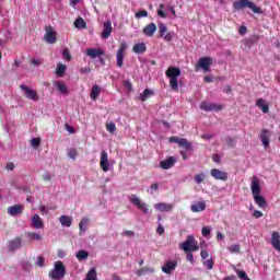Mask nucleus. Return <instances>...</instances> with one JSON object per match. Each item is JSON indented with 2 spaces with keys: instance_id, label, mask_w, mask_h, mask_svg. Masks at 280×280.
Returning a JSON list of instances; mask_svg holds the SVG:
<instances>
[{
  "instance_id": "f257e3e1",
  "label": "nucleus",
  "mask_w": 280,
  "mask_h": 280,
  "mask_svg": "<svg viewBox=\"0 0 280 280\" xmlns=\"http://www.w3.org/2000/svg\"><path fill=\"white\" fill-rule=\"evenodd\" d=\"M179 248L184 253H186V259L190 264H195L196 260H194V254L196 250H200V246L198 245V241H196V237L194 235H188L186 241L179 244Z\"/></svg>"
},
{
  "instance_id": "f03ea898",
  "label": "nucleus",
  "mask_w": 280,
  "mask_h": 280,
  "mask_svg": "<svg viewBox=\"0 0 280 280\" xmlns=\"http://www.w3.org/2000/svg\"><path fill=\"white\" fill-rule=\"evenodd\" d=\"M67 275V267L65 262L58 260L54 262V268L48 272V277L51 280H62Z\"/></svg>"
},
{
  "instance_id": "7ed1b4c3",
  "label": "nucleus",
  "mask_w": 280,
  "mask_h": 280,
  "mask_svg": "<svg viewBox=\"0 0 280 280\" xmlns=\"http://www.w3.org/2000/svg\"><path fill=\"white\" fill-rule=\"evenodd\" d=\"M182 75L180 68L171 66L166 70V78L170 80L172 91H178V77Z\"/></svg>"
},
{
  "instance_id": "20e7f679",
  "label": "nucleus",
  "mask_w": 280,
  "mask_h": 280,
  "mask_svg": "<svg viewBox=\"0 0 280 280\" xmlns=\"http://www.w3.org/2000/svg\"><path fill=\"white\" fill-rule=\"evenodd\" d=\"M244 8H248L254 14H261V8L256 7L250 0H236L233 2V10L235 12H240V10H244Z\"/></svg>"
},
{
  "instance_id": "39448f33",
  "label": "nucleus",
  "mask_w": 280,
  "mask_h": 280,
  "mask_svg": "<svg viewBox=\"0 0 280 280\" xmlns=\"http://www.w3.org/2000/svg\"><path fill=\"white\" fill-rule=\"evenodd\" d=\"M129 202H131V205H133V207H137V209L142 211V213H144V215H150V213H152L150 211L148 203H145L143 200H141V198L137 197V195H131L129 197Z\"/></svg>"
},
{
  "instance_id": "423d86ee",
  "label": "nucleus",
  "mask_w": 280,
  "mask_h": 280,
  "mask_svg": "<svg viewBox=\"0 0 280 280\" xmlns=\"http://www.w3.org/2000/svg\"><path fill=\"white\" fill-rule=\"evenodd\" d=\"M20 90L23 92L26 100H31V102H38V93H36V91H34L32 88L21 84Z\"/></svg>"
},
{
  "instance_id": "0eeeda50",
  "label": "nucleus",
  "mask_w": 280,
  "mask_h": 280,
  "mask_svg": "<svg viewBox=\"0 0 280 280\" xmlns=\"http://www.w3.org/2000/svg\"><path fill=\"white\" fill-rule=\"evenodd\" d=\"M22 246L23 238H21V236H16L15 238L8 242L9 253H16V250H21Z\"/></svg>"
},
{
  "instance_id": "6e6552de",
  "label": "nucleus",
  "mask_w": 280,
  "mask_h": 280,
  "mask_svg": "<svg viewBox=\"0 0 280 280\" xmlns=\"http://www.w3.org/2000/svg\"><path fill=\"white\" fill-rule=\"evenodd\" d=\"M199 108L201 110H206V113H220V110H222V105L215 103L201 102Z\"/></svg>"
},
{
  "instance_id": "1a4fd4ad",
  "label": "nucleus",
  "mask_w": 280,
  "mask_h": 280,
  "mask_svg": "<svg viewBox=\"0 0 280 280\" xmlns=\"http://www.w3.org/2000/svg\"><path fill=\"white\" fill-rule=\"evenodd\" d=\"M210 176L214 178V180H229V173L221 171L220 168H212L210 171Z\"/></svg>"
},
{
  "instance_id": "9d476101",
  "label": "nucleus",
  "mask_w": 280,
  "mask_h": 280,
  "mask_svg": "<svg viewBox=\"0 0 280 280\" xmlns=\"http://www.w3.org/2000/svg\"><path fill=\"white\" fill-rule=\"evenodd\" d=\"M23 211H25V206H23V205L10 206L7 209V213H8V215H11V218H16V215H21V213H23Z\"/></svg>"
},
{
  "instance_id": "9b49d317",
  "label": "nucleus",
  "mask_w": 280,
  "mask_h": 280,
  "mask_svg": "<svg viewBox=\"0 0 280 280\" xmlns=\"http://www.w3.org/2000/svg\"><path fill=\"white\" fill-rule=\"evenodd\" d=\"M126 49H128V45L126 43L120 44L116 55V62L119 68L124 67V54L126 52Z\"/></svg>"
},
{
  "instance_id": "f8f14e48",
  "label": "nucleus",
  "mask_w": 280,
  "mask_h": 280,
  "mask_svg": "<svg viewBox=\"0 0 280 280\" xmlns=\"http://www.w3.org/2000/svg\"><path fill=\"white\" fill-rule=\"evenodd\" d=\"M211 65H213V59L210 57H202L199 59L197 67H200V69H203V71H211Z\"/></svg>"
},
{
  "instance_id": "ddd939ff",
  "label": "nucleus",
  "mask_w": 280,
  "mask_h": 280,
  "mask_svg": "<svg viewBox=\"0 0 280 280\" xmlns=\"http://www.w3.org/2000/svg\"><path fill=\"white\" fill-rule=\"evenodd\" d=\"M171 143H178L180 148H184L185 150H191V143L187 141L185 138H178V137H171L170 138Z\"/></svg>"
},
{
  "instance_id": "4468645a",
  "label": "nucleus",
  "mask_w": 280,
  "mask_h": 280,
  "mask_svg": "<svg viewBox=\"0 0 280 280\" xmlns=\"http://www.w3.org/2000/svg\"><path fill=\"white\" fill-rule=\"evenodd\" d=\"M100 165L103 172H110V163L108 162V152H106L105 150L101 152Z\"/></svg>"
},
{
  "instance_id": "2eb2a0df",
  "label": "nucleus",
  "mask_w": 280,
  "mask_h": 280,
  "mask_svg": "<svg viewBox=\"0 0 280 280\" xmlns=\"http://www.w3.org/2000/svg\"><path fill=\"white\" fill-rule=\"evenodd\" d=\"M250 189L253 196L261 195V184H259V178H257V176L252 177Z\"/></svg>"
},
{
  "instance_id": "dca6fc26",
  "label": "nucleus",
  "mask_w": 280,
  "mask_h": 280,
  "mask_svg": "<svg viewBox=\"0 0 280 280\" xmlns=\"http://www.w3.org/2000/svg\"><path fill=\"white\" fill-rule=\"evenodd\" d=\"M44 39L46 40V43H48V45H54V43H56L57 38H56V32L54 31V27L48 26L46 28V34L44 36Z\"/></svg>"
},
{
  "instance_id": "f3484780",
  "label": "nucleus",
  "mask_w": 280,
  "mask_h": 280,
  "mask_svg": "<svg viewBox=\"0 0 280 280\" xmlns=\"http://www.w3.org/2000/svg\"><path fill=\"white\" fill-rule=\"evenodd\" d=\"M110 34H113V22L106 21L103 23V32L101 36L104 40H106V38L110 37Z\"/></svg>"
},
{
  "instance_id": "a211bd4d",
  "label": "nucleus",
  "mask_w": 280,
  "mask_h": 280,
  "mask_svg": "<svg viewBox=\"0 0 280 280\" xmlns=\"http://www.w3.org/2000/svg\"><path fill=\"white\" fill-rule=\"evenodd\" d=\"M178 262L176 260H168L162 267V272L165 275H172L173 270H176Z\"/></svg>"
},
{
  "instance_id": "6ab92c4d",
  "label": "nucleus",
  "mask_w": 280,
  "mask_h": 280,
  "mask_svg": "<svg viewBox=\"0 0 280 280\" xmlns=\"http://www.w3.org/2000/svg\"><path fill=\"white\" fill-rule=\"evenodd\" d=\"M272 132L268 129H262L260 132V141L264 145V148H268L270 145V137Z\"/></svg>"
},
{
  "instance_id": "aec40b11",
  "label": "nucleus",
  "mask_w": 280,
  "mask_h": 280,
  "mask_svg": "<svg viewBox=\"0 0 280 280\" xmlns=\"http://www.w3.org/2000/svg\"><path fill=\"white\" fill-rule=\"evenodd\" d=\"M270 244H271L272 248H275V250L280 253V233L279 232L271 233Z\"/></svg>"
},
{
  "instance_id": "412c9836",
  "label": "nucleus",
  "mask_w": 280,
  "mask_h": 280,
  "mask_svg": "<svg viewBox=\"0 0 280 280\" xmlns=\"http://www.w3.org/2000/svg\"><path fill=\"white\" fill-rule=\"evenodd\" d=\"M31 226H33V229L36 230L45 228V224L43 223V219L40 218V215L35 214L31 218Z\"/></svg>"
},
{
  "instance_id": "4be33fe9",
  "label": "nucleus",
  "mask_w": 280,
  "mask_h": 280,
  "mask_svg": "<svg viewBox=\"0 0 280 280\" xmlns=\"http://www.w3.org/2000/svg\"><path fill=\"white\" fill-rule=\"evenodd\" d=\"M86 56H90L92 60H95V58L104 56V50L102 48H89L86 49Z\"/></svg>"
},
{
  "instance_id": "5701e85b",
  "label": "nucleus",
  "mask_w": 280,
  "mask_h": 280,
  "mask_svg": "<svg viewBox=\"0 0 280 280\" xmlns=\"http://www.w3.org/2000/svg\"><path fill=\"white\" fill-rule=\"evenodd\" d=\"M55 89L60 93V95H69V88L65 81H57L54 83Z\"/></svg>"
},
{
  "instance_id": "b1692460",
  "label": "nucleus",
  "mask_w": 280,
  "mask_h": 280,
  "mask_svg": "<svg viewBox=\"0 0 280 280\" xmlns=\"http://www.w3.org/2000/svg\"><path fill=\"white\" fill-rule=\"evenodd\" d=\"M174 165H176V159H174L173 156H170L168 159L162 160L160 162V167H162V170H172Z\"/></svg>"
},
{
  "instance_id": "393cba45",
  "label": "nucleus",
  "mask_w": 280,
  "mask_h": 280,
  "mask_svg": "<svg viewBox=\"0 0 280 280\" xmlns=\"http://www.w3.org/2000/svg\"><path fill=\"white\" fill-rule=\"evenodd\" d=\"M205 209H207V202L205 201H198L190 206V211H192V213H200L205 211Z\"/></svg>"
},
{
  "instance_id": "a878e982",
  "label": "nucleus",
  "mask_w": 280,
  "mask_h": 280,
  "mask_svg": "<svg viewBox=\"0 0 280 280\" xmlns=\"http://www.w3.org/2000/svg\"><path fill=\"white\" fill-rule=\"evenodd\" d=\"M254 202L259 207V209H266L268 207V201H266V198L261 195H254Z\"/></svg>"
},
{
  "instance_id": "bb28decb",
  "label": "nucleus",
  "mask_w": 280,
  "mask_h": 280,
  "mask_svg": "<svg viewBox=\"0 0 280 280\" xmlns=\"http://www.w3.org/2000/svg\"><path fill=\"white\" fill-rule=\"evenodd\" d=\"M156 32V24L154 22L148 24L144 28H143V35L144 36H149L150 38H152V36H154V33Z\"/></svg>"
},
{
  "instance_id": "cd10ccee",
  "label": "nucleus",
  "mask_w": 280,
  "mask_h": 280,
  "mask_svg": "<svg viewBox=\"0 0 280 280\" xmlns=\"http://www.w3.org/2000/svg\"><path fill=\"white\" fill-rule=\"evenodd\" d=\"M156 211H162V212H170L174 209V205L172 203H165V202H160L154 206Z\"/></svg>"
},
{
  "instance_id": "c85d7f7f",
  "label": "nucleus",
  "mask_w": 280,
  "mask_h": 280,
  "mask_svg": "<svg viewBox=\"0 0 280 280\" xmlns=\"http://www.w3.org/2000/svg\"><path fill=\"white\" fill-rule=\"evenodd\" d=\"M59 222L61 226H67V229H69L71 224H73V219L69 215H61L59 218Z\"/></svg>"
},
{
  "instance_id": "c756f323",
  "label": "nucleus",
  "mask_w": 280,
  "mask_h": 280,
  "mask_svg": "<svg viewBox=\"0 0 280 280\" xmlns=\"http://www.w3.org/2000/svg\"><path fill=\"white\" fill-rule=\"evenodd\" d=\"M86 226H89V218H82L79 223V235H84L86 233Z\"/></svg>"
},
{
  "instance_id": "7c9ffc66",
  "label": "nucleus",
  "mask_w": 280,
  "mask_h": 280,
  "mask_svg": "<svg viewBox=\"0 0 280 280\" xmlns=\"http://www.w3.org/2000/svg\"><path fill=\"white\" fill-rule=\"evenodd\" d=\"M100 93H102V88H100V85H97V84L93 85L91 93H90L91 100H93L95 102V100H97V97H100Z\"/></svg>"
},
{
  "instance_id": "2f4dec72",
  "label": "nucleus",
  "mask_w": 280,
  "mask_h": 280,
  "mask_svg": "<svg viewBox=\"0 0 280 280\" xmlns=\"http://www.w3.org/2000/svg\"><path fill=\"white\" fill-rule=\"evenodd\" d=\"M147 50H148V47L145 46V43H138L132 48V51L135 54H145Z\"/></svg>"
},
{
  "instance_id": "473e14b6",
  "label": "nucleus",
  "mask_w": 280,
  "mask_h": 280,
  "mask_svg": "<svg viewBox=\"0 0 280 280\" xmlns=\"http://www.w3.org/2000/svg\"><path fill=\"white\" fill-rule=\"evenodd\" d=\"M152 95H154V92L151 91V90L145 89V90L143 91V93H141V94L139 95V100H140L141 102H145L149 97H152Z\"/></svg>"
},
{
  "instance_id": "72a5a7b5",
  "label": "nucleus",
  "mask_w": 280,
  "mask_h": 280,
  "mask_svg": "<svg viewBox=\"0 0 280 280\" xmlns=\"http://www.w3.org/2000/svg\"><path fill=\"white\" fill-rule=\"evenodd\" d=\"M67 71V66L63 63H58L56 68V74L58 78H62L65 75V72Z\"/></svg>"
},
{
  "instance_id": "f704fd0d",
  "label": "nucleus",
  "mask_w": 280,
  "mask_h": 280,
  "mask_svg": "<svg viewBox=\"0 0 280 280\" xmlns=\"http://www.w3.org/2000/svg\"><path fill=\"white\" fill-rule=\"evenodd\" d=\"M256 106L258 108H261L262 113H268L269 110V107L268 105L266 104V101H264V98H259L257 102H256Z\"/></svg>"
},
{
  "instance_id": "c9c22d12",
  "label": "nucleus",
  "mask_w": 280,
  "mask_h": 280,
  "mask_svg": "<svg viewBox=\"0 0 280 280\" xmlns=\"http://www.w3.org/2000/svg\"><path fill=\"white\" fill-rule=\"evenodd\" d=\"M56 209V206L47 207V206H39L38 211L42 213V215H47L49 211H54Z\"/></svg>"
},
{
  "instance_id": "e433bc0d",
  "label": "nucleus",
  "mask_w": 280,
  "mask_h": 280,
  "mask_svg": "<svg viewBox=\"0 0 280 280\" xmlns=\"http://www.w3.org/2000/svg\"><path fill=\"white\" fill-rule=\"evenodd\" d=\"M74 27H77L78 30H84V27H86V22L84 21V19L79 18L74 21Z\"/></svg>"
},
{
  "instance_id": "4c0bfd02",
  "label": "nucleus",
  "mask_w": 280,
  "mask_h": 280,
  "mask_svg": "<svg viewBox=\"0 0 280 280\" xmlns=\"http://www.w3.org/2000/svg\"><path fill=\"white\" fill-rule=\"evenodd\" d=\"M154 272V268L152 267H144L138 270V277H141L143 275H152Z\"/></svg>"
},
{
  "instance_id": "58836bf2",
  "label": "nucleus",
  "mask_w": 280,
  "mask_h": 280,
  "mask_svg": "<svg viewBox=\"0 0 280 280\" xmlns=\"http://www.w3.org/2000/svg\"><path fill=\"white\" fill-rule=\"evenodd\" d=\"M207 178V175L205 173H198L195 175V183L197 185H200L201 183H205V179Z\"/></svg>"
},
{
  "instance_id": "ea45409f",
  "label": "nucleus",
  "mask_w": 280,
  "mask_h": 280,
  "mask_svg": "<svg viewBox=\"0 0 280 280\" xmlns=\"http://www.w3.org/2000/svg\"><path fill=\"white\" fill-rule=\"evenodd\" d=\"M235 272H236L238 279L250 280V278H248V275L246 273V271H243V270H240V269H235Z\"/></svg>"
},
{
  "instance_id": "a19ab883",
  "label": "nucleus",
  "mask_w": 280,
  "mask_h": 280,
  "mask_svg": "<svg viewBox=\"0 0 280 280\" xmlns=\"http://www.w3.org/2000/svg\"><path fill=\"white\" fill-rule=\"evenodd\" d=\"M213 264H214L213 258L203 260L202 262V265L207 268V270H213Z\"/></svg>"
},
{
  "instance_id": "79ce46f5",
  "label": "nucleus",
  "mask_w": 280,
  "mask_h": 280,
  "mask_svg": "<svg viewBox=\"0 0 280 280\" xmlns=\"http://www.w3.org/2000/svg\"><path fill=\"white\" fill-rule=\"evenodd\" d=\"M89 258V252L86 250H79L77 253V259L84 260Z\"/></svg>"
},
{
  "instance_id": "37998d69",
  "label": "nucleus",
  "mask_w": 280,
  "mask_h": 280,
  "mask_svg": "<svg viewBox=\"0 0 280 280\" xmlns=\"http://www.w3.org/2000/svg\"><path fill=\"white\" fill-rule=\"evenodd\" d=\"M69 159H72V161H75L78 159V150L75 148H72L68 151Z\"/></svg>"
},
{
  "instance_id": "c03bdc74",
  "label": "nucleus",
  "mask_w": 280,
  "mask_h": 280,
  "mask_svg": "<svg viewBox=\"0 0 280 280\" xmlns=\"http://www.w3.org/2000/svg\"><path fill=\"white\" fill-rule=\"evenodd\" d=\"M159 32H160V36L163 37L165 36V34H167V25L160 23L159 24Z\"/></svg>"
},
{
  "instance_id": "a18cd8bd",
  "label": "nucleus",
  "mask_w": 280,
  "mask_h": 280,
  "mask_svg": "<svg viewBox=\"0 0 280 280\" xmlns=\"http://www.w3.org/2000/svg\"><path fill=\"white\" fill-rule=\"evenodd\" d=\"M166 43H172L174 40V32H168L162 36Z\"/></svg>"
},
{
  "instance_id": "49530a36",
  "label": "nucleus",
  "mask_w": 280,
  "mask_h": 280,
  "mask_svg": "<svg viewBox=\"0 0 280 280\" xmlns=\"http://www.w3.org/2000/svg\"><path fill=\"white\" fill-rule=\"evenodd\" d=\"M135 16H136L137 19H145V18H148V11H145V10H140V11H138V12L135 13Z\"/></svg>"
},
{
  "instance_id": "de8ad7c7",
  "label": "nucleus",
  "mask_w": 280,
  "mask_h": 280,
  "mask_svg": "<svg viewBox=\"0 0 280 280\" xmlns=\"http://www.w3.org/2000/svg\"><path fill=\"white\" fill-rule=\"evenodd\" d=\"M27 237H30V240H37V242H39V240H43V236H40V234L34 232H28Z\"/></svg>"
},
{
  "instance_id": "09e8293b",
  "label": "nucleus",
  "mask_w": 280,
  "mask_h": 280,
  "mask_svg": "<svg viewBox=\"0 0 280 280\" xmlns=\"http://www.w3.org/2000/svg\"><path fill=\"white\" fill-rule=\"evenodd\" d=\"M148 194H150L152 196V194H154V191H159V183H154L150 186V188H148Z\"/></svg>"
},
{
  "instance_id": "8fccbe9b",
  "label": "nucleus",
  "mask_w": 280,
  "mask_h": 280,
  "mask_svg": "<svg viewBox=\"0 0 280 280\" xmlns=\"http://www.w3.org/2000/svg\"><path fill=\"white\" fill-rule=\"evenodd\" d=\"M201 235L203 237H209V235H211V226H203L201 230Z\"/></svg>"
},
{
  "instance_id": "3c124183",
  "label": "nucleus",
  "mask_w": 280,
  "mask_h": 280,
  "mask_svg": "<svg viewBox=\"0 0 280 280\" xmlns=\"http://www.w3.org/2000/svg\"><path fill=\"white\" fill-rule=\"evenodd\" d=\"M163 8H165V4H160V10H158V14L159 16H161V19H167V14L165 13V11H163Z\"/></svg>"
},
{
  "instance_id": "603ef678",
  "label": "nucleus",
  "mask_w": 280,
  "mask_h": 280,
  "mask_svg": "<svg viewBox=\"0 0 280 280\" xmlns=\"http://www.w3.org/2000/svg\"><path fill=\"white\" fill-rule=\"evenodd\" d=\"M228 250L230 253H240V244L231 245L230 247H228Z\"/></svg>"
},
{
  "instance_id": "864d4df0",
  "label": "nucleus",
  "mask_w": 280,
  "mask_h": 280,
  "mask_svg": "<svg viewBox=\"0 0 280 280\" xmlns=\"http://www.w3.org/2000/svg\"><path fill=\"white\" fill-rule=\"evenodd\" d=\"M35 265L38 266V268H43V266H45V258L43 256H38Z\"/></svg>"
},
{
  "instance_id": "5fc2aeb1",
  "label": "nucleus",
  "mask_w": 280,
  "mask_h": 280,
  "mask_svg": "<svg viewBox=\"0 0 280 280\" xmlns=\"http://www.w3.org/2000/svg\"><path fill=\"white\" fill-rule=\"evenodd\" d=\"M31 145L32 148H38V145H40V138L31 139Z\"/></svg>"
},
{
  "instance_id": "6e6d98bb",
  "label": "nucleus",
  "mask_w": 280,
  "mask_h": 280,
  "mask_svg": "<svg viewBox=\"0 0 280 280\" xmlns=\"http://www.w3.org/2000/svg\"><path fill=\"white\" fill-rule=\"evenodd\" d=\"M106 130H108V132H115L117 130V126L115 125V122H109L106 126Z\"/></svg>"
},
{
  "instance_id": "4d7b16f0",
  "label": "nucleus",
  "mask_w": 280,
  "mask_h": 280,
  "mask_svg": "<svg viewBox=\"0 0 280 280\" xmlns=\"http://www.w3.org/2000/svg\"><path fill=\"white\" fill-rule=\"evenodd\" d=\"M122 237H135V232L130 230H125L121 233Z\"/></svg>"
},
{
  "instance_id": "13d9d810",
  "label": "nucleus",
  "mask_w": 280,
  "mask_h": 280,
  "mask_svg": "<svg viewBox=\"0 0 280 280\" xmlns=\"http://www.w3.org/2000/svg\"><path fill=\"white\" fill-rule=\"evenodd\" d=\"M225 143L229 148H235V140L233 138H225Z\"/></svg>"
},
{
  "instance_id": "bf43d9fd",
  "label": "nucleus",
  "mask_w": 280,
  "mask_h": 280,
  "mask_svg": "<svg viewBox=\"0 0 280 280\" xmlns=\"http://www.w3.org/2000/svg\"><path fill=\"white\" fill-rule=\"evenodd\" d=\"M253 218H256V220H259V218H264V212L259 210H254Z\"/></svg>"
},
{
  "instance_id": "052dcab7",
  "label": "nucleus",
  "mask_w": 280,
  "mask_h": 280,
  "mask_svg": "<svg viewBox=\"0 0 280 280\" xmlns=\"http://www.w3.org/2000/svg\"><path fill=\"white\" fill-rule=\"evenodd\" d=\"M62 56L66 60H71V52H69V49H63Z\"/></svg>"
},
{
  "instance_id": "680f3d73",
  "label": "nucleus",
  "mask_w": 280,
  "mask_h": 280,
  "mask_svg": "<svg viewBox=\"0 0 280 280\" xmlns=\"http://www.w3.org/2000/svg\"><path fill=\"white\" fill-rule=\"evenodd\" d=\"M156 233H158V235H163L165 233V228H163V224L159 223Z\"/></svg>"
},
{
  "instance_id": "e2e57ef3",
  "label": "nucleus",
  "mask_w": 280,
  "mask_h": 280,
  "mask_svg": "<svg viewBox=\"0 0 280 280\" xmlns=\"http://www.w3.org/2000/svg\"><path fill=\"white\" fill-rule=\"evenodd\" d=\"M200 255H201V259H203V261H206L207 259H209V252L202 249L200 252Z\"/></svg>"
},
{
  "instance_id": "0e129e2a",
  "label": "nucleus",
  "mask_w": 280,
  "mask_h": 280,
  "mask_svg": "<svg viewBox=\"0 0 280 280\" xmlns=\"http://www.w3.org/2000/svg\"><path fill=\"white\" fill-rule=\"evenodd\" d=\"M31 63H33L35 67H40L43 63V60L40 59H32Z\"/></svg>"
},
{
  "instance_id": "69168bd1",
  "label": "nucleus",
  "mask_w": 280,
  "mask_h": 280,
  "mask_svg": "<svg viewBox=\"0 0 280 280\" xmlns=\"http://www.w3.org/2000/svg\"><path fill=\"white\" fill-rule=\"evenodd\" d=\"M221 160H222V156H220V154L215 153L212 155V161L214 163H220Z\"/></svg>"
},
{
  "instance_id": "338daca9",
  "label": "nucleus",
  "mask_w": 280,
  "mask_h": 280,
  "mask_svg": "<svg viewBox=\"0 0 280 280\" xmlns=\"http://www.w3.org/2000/svg\"><path fill=\"white\" fill-rule=\"evenodd\" d=\"M14 163H12V162H9L8 164H7V166H5V170H8L9 172H13V170H14Z\"/></svg>"
},
{
  "instance_id": "774afa93",
  "label": "nucleus",
  "mask_w": 280,
  "mask_h": 280,
  "mask_svg": "<svg viewBox=\"0 0 280 280\" xmlns=\"http://www.w3.org/2000/svg\"><path fill=\"white\" fill-rule=\"evenodd\" d=\"M43 179H44V180H51V174L45 173V174L43 175Z\"/></svg>"
}]
</instances>
